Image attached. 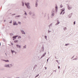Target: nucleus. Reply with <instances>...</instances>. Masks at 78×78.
Instances as JSON below:
<instances>
[{
	"label": "nucleus",
	"instance_id": "28",
	"mask_svg": "<svg viewBox=\"0 0 78 78\" xmlns=\"http://www.w3.org/2000/svg\"><path fill=\"white\" fill-rule=\"evenodd\" d=\"M17 17H20V16H17Z\"/></svg>",
	"mask_w": 78,
	"mask_h": 78
},
{
	"label": "nucleus",
	"instance_id": "9",
	"mask_svg": "<svg viewBox=\"0 0 78 78\" xmlns=\"http://www.w3.org/2000/svg\"><path fill=\"white\" fill-rule=\"evenodd\" d=\"M17 42H18V41L17 40H16L14 41V42H15V43Z\"/></svg>",
	"mask_w": 78,
	"mask_h": 78
},
{
	"label": "nucleus",
	"instance_id": "19",
	"mask_svg": "<svg viewBox=\"0 0 78 78\" xmlns=\"http://www.w3.org/2000/svg\"><path fill=\"white\" fill-rule=\"evenodd\" d=\"M25 15H26V16H27V13H26V12H25Z\"/></svg>",
	"mask_w": 78,
	"mask_h": 78
},
{
	"label": "nucleus",
	"instance_id": "24",
	"mask_svg": "<svg viewBox=\"0 0 78 78\" xmlns=\"http://www.w3.org/2000/svg\"><path fill=\"white\" fill-rule=\"evenodd\" d=\"M75 22H74V25H75Z\"/></svg>",
	"mask_w": 78,
	"mask_h": 78
},
{
	"label": "nucleus",
	"instance_id": "6",
	"mask_svg": "<svg viewBox=\"0 0 78 78\" xmlns=\"http://www.w3.org/2000/svg\"><path fill=\"white\" fill-rule=\"evenodd\" d=\"M4 61H5V62H9V60H4Z\"/></svg>",
	"mask_w": 78,
	"mask_h": 78
},
{
	"label": "nucleus",
	"instance_id": "11",
	"mask_svg": "<svg viewBox=\"0 0 78 78\" xmlns=\"http://www.w3.org/2000/svg\"><path fill=\"white\" fill-rule=\"evenodd\" d=\"M11 51L12 53H15V51Z\"/></svg>",
	"mask_w": 78,
	"mask_h": 78
},
{
	"label": "nucleus",
	"instance_id": "13",
	"mask_svg": "<svg viewBox=\"0 0 78 78\" xmlns=\"http://www.w3.org/2000/svg\"><path fill=\"white\" fill-rule=\"evenodd\" d=\"M59 24V22H58L56 24V25H58V24Z\"/></svg>",
	"mask_w": 78,
	"mask_h": 78
},
{
	"label": "nucleus",
	"instance_id": "31",
	"mask_svg": "<svg viewBox=\"0 0 78 78\" xmlns=\"http://www.w3.org/2000/svg\"><path fill=\"white\" fill-rule=\"evenodd\" d=\"M1 45V44L0 43V46Z\"/></svg>",
	"mask_w": 78,
	"mask_h": 78
},
{
	"label": "nucleus",
	"instance_id": "21",
	"mask_svg": "<svg viewBox=\"0 0 78 78\" xmlns=\"http://www.w3.org/2000/svg\"><path fill=\"white\" fill-rule=\"evenodd\" d=\"M39 76V74H38L37 75L36 77H37V76Z\"/></svg>",
	"mask_w": 78,
	"mask_h": 78
},
{
	"label": "nucleus",
	"instance_id": "20",
	"mask_svg": "<svg viewBox=\"0 0 78 78\" xmlns=\"http://www.w3.org/2000/svg\"><path fill=\"white\" fill-rule=\"evenodd\" d=\"M65 45H66V46H67V45H69V44H65Z\"/></svg>",
	"mask_w": 78,
	"mask_h": 78
},
{
	"label": "nucleus",
	"instance_id": "10",
	"mask_svg": "<svg viewBox=\"0 0 78 78\" xmlns=\"http://www.w3.org/2000/svg\"><path fill=\"white\" fill-rule=\"evenodd\" d=\"M72 8L70 7H68V9H70Z\"/></svg>",
	"mask_w": 78,
	"mask_h": 78
},
{
	"label": "nucleus",
	"instance_id": "32",
	"mask_svg": "<svg viewBox=\"0 0 78 78\" xmlns=\"http://www.w3.org/2000/svg\"><path fill=\"white\" fill-rule=\"evenodd\" d=\"M5 54H6V53H5Z\"/></svg>",
	"mask_w": 78,
	"mask_h": 78
},
{
	"label": "nucleus",
	"instance_id": "27",
	"mask_svg": "<svg viewBox=\"0 0 78 78\" xmlns=\"http://www.w3.org/2000/svg\"><path fill=\"white\" fill-rule=\"evenodd\" d=\"M56 62H58V60H56Z\"/></svg>",
	"mask_w": 78,
	"mask_h": 78
},
{
	"label": "nucleus",
	"instance_id": "37",
	"mask_svg": "<svg viewBox=\"0 0 78 78\" xmlns=\"http://www.w3.org/2000/svg\"><path fill=\"white\" fill-rule=\"evenodd\" d=\"M25 47H24V48Z\"/></svg>",
	"mask_w": 78,
	"mask_h": 78
},
{
	"label": "nucleus",
	"instance_id": "34",
	"mask_svg": "<svg viewBox=\"0 0 78 78\" xmlns=\"http://www.w3.org/2000/svg\"><path fill=\"white\" fill-rule=\"evenodd\" d=\"M62 7H61V8H62Z\"/></svg>",
	"mask_w": 78,
	"mask_h": 78
},
{
	"label": "nucleus",
	"instance_id": "39",
	"mask_svg": "<svg viewBox=\"0 0 78 78\" xmlns=\"http://www.w3.org/2000/svg\"><path fill=\"white\" fill-rule=\"evenodd\" d=\"M52 12H53V11H52Z\"/></svg>",
	"mask_w": 78,
	"mask_h": 78
},
{
	"label": "nucleus",
	"instance_id": "35",
	"mask_svg": "<svg viewBox=\"0 0 78 78\" xmlns=\"http://www.w3.org/2000/svg\"><path fill=\"white\" fill-rule=\"evenodd\" d=\"M53 12H54V11H53Z\"/></svg>",
	"mask_w": 78,
	"mask_h": 78
},
{
	"label": "nucleus",
	"instance_id": "16",
	"mask_svg": "<svg viewBox=\"0 0 78 78\" xmlns=\"http://www.w3.org/2000/svg\"><path fill=\"white\" fill-rule=\"evenodd\" d=\"M55 8H56V9H57V8H58V7H57V6H56L55 7Z\"/></svg>",
	"mask_w": 78,
	"mask_h": 78
},
{
	"label": "nucleus",
	"instance_id": "17",
	"mask_svg": "<svg viewBox=\"0 0 78 78\" xmlns=\"http://www.w3.org/2000/svg\"><path fill=\"white\" fill-rule=\"evenodd\" d=\"M62 12H61V13H60V14H62Z\"/></svg>",
	"mask_w": 78,
	"mask_h": 78
},
{
	"label": "nucleus",
	"instance_id": "29",
	"mask_svg": "<svg viewBox=\"0 0 78 78\" xmlns=\"http://www.w3.org/2000/svg\"><path fill=\"white\" fill-rule=\"evenodd\" d=\"M45 69L46 70L47 69V68L46 67H45Z\"/></svg>",
	"mask_w": 78,
	"mask_h": 78
},
{
	"label": "nucleus",
	"instance_id": "33",
	"mask_svg": "<svg viewBox=\"0 0 78 78\" xmlns=\"http://www.w3.org/2000/svg\"><path fill=\"white\" fill-rule=\"evenodd\" d=\"M48 59H47V61H48Z\"/></svg>",
	"mask_w": 78,
	"mask_h": 78
},
{
	"label": "nucleus",
	"instance_id": "38",
	"mask_svg": "<svg viewBox=\"0 0 78 78\" xmlns=\"http://www.w3.org/2000/svg\"><path fill=\"white\" fill-rule=\"evenodd\" d=\"M13 40H14V39H13Z\"/></svg>",
	"mask_w": 78,
	"mask_h": 78
},
{
	"label": "nucleus",
	"instance_id": "8",
	"mask_svg": "<svg viewBox=\"0 0 78 78\" xmlns=\"http://www.w3.org/2000/svg\"><path fill=\"white\" fill-rule=\"evenodd\" d=\"M22 5L23 6H24V3H23V2H22Z\"/></svg>",
	"mask_w": 78,
	"mask_h": 78
},
{
	"label": "nucleus",
	"instance_id": "18",
	"mask_svg": "<svg viewBox=\"0 0 78 78\" xmlns=\"http://www.w3.org/2000/svg\"><path fill=\"white\" fill-rule=\"evenodd\" d=\"M44 37L45 39H47V36H45Z\"/></svg>",
	"mask_w": 78,
	"mask_h": 78
},
{
	"label": "nucleus",
	"instance_id": "36",
	"mask_svg": "<svg viewBox=\"0 0 78 78\" xmlns=\"http://www.w3.org/2000/svg\"><path fill=\"white\" fill-rule=\"evenodd\" d=\"M12 45H13V44H12Z\"/></svg>",
	"mask_w": 78,
	"mask_h": 78
},
{
	"label": "nucleus",
	"instance_id": "30",
	"mask_svg": "<svg viewBox=\"0 0 78 78\" xmlns=\"http://www.w3.org/2000/svg\"><path fill=\"white\" fill-rule=\"evenodd\" d=\"M37 5V4H36V7H37V6H36Z\"/></svg>",
	"mask_w": 78,
	"mask_h": 78
},
{
	"label": "nucleus",
	"instance_id": "5",
	"mask_svg": "<svg viewBox=\"0 0 78 78\" xmlns=\"http://www.w3.org/2000/svg\"><path fill=\"white\" fill-rule=\"evenodd\" d=\"M17 47H18V48H20V45H16Z\"/></svg>",
	"mask_w": 78,
	"mask_h": 78
},
{
	"label": "nucleus",
	"instance_id": "4",
	"mask_svg": "<svg viewBox=\"0 0 78 78\" xmlns=\"http://www.w3.org/2000/svg\"><path fill=\"white\" fill-rule=\"evenodd\" d=\"M17 36H15L13 37V39H16V37H17Z\"/></svg>",
	"mask_w": 78,
	"mask_h": 78
},
{
	"label": "nucleus",
	"instance_id": "12",
	"mask_svg": "<svg viewBox=\"0 0 78 78\" xmlns=\"http://www.w3.org/2000/svg\"><path fill=\"white\" fill-rule=\"evenodd\" d=\"M67 28H66V27H65L64 28V30H66Z\"/></svg>",
	"mask_w": 78,
	"mask_h": 78
},
{
	"label": "nucleus",
	"instance_id": "2",
	"mask_svg": "<svg viewBox=\"0 0 78 78\" xmlns=\"http://www.w3.org/2000/svg\"><path fill=\"white\" fill-rule=\"evenodd\" d=\"M13 24L14 25H18L16 23V22L15 21L13 22Z\"/></svg>",
	"mask_w": 78,
	"mask_h": 78
},
{
	"label": "nucleus",
	"instance_id": "14",
	"mask_svg": "<svg viewBox=\"0 0 78 78\" xmlns=\"http://www.w3.org/2000/svg\"><path fill=\"white\" fill-rule=\"evenodd\" d=\"M64 11V9H62V11Z\"/></svg>",
	"mask_w": 78,
	"mask_h": 78
},
{
	"label": "nucleus",
	"instance_id": "1",
	"mask_svg": "<svg viewBox=\"0 0 78 78\" xmlns=\"http://www.w3.org/2000/svg\"><path fill=\"white\" fill-rule=\"evenodd\" d=\"M25 5H26V6L28 8H29V9H30V6L29 5H30V3H27H27H25Z\"/></svg>",
	"mask_w": 78,
	"mask_h": 78
},
{
	"label": "nucleus",
	"instance_id": "25",
	"mask_svg": "<svg viewBox=\"0 0 78 78\" xmlns=\"http://www.w3.org/2000/svg\"><path fill=\"white\" fill-rule=\"evenodd\" d=\"M60 68V67L58 66V69H59Z\"/></svg>",
	"mask_w": 78,
	"mask_h": 78
},
{
	"label": "nucleus",
	"instance_id": "15",
	"mask_svg": "<svg viewBox=\"0 0 78 78\" xmlns=\"http://www.w3.org/2000/svg\"><path fill=\"white\" fill-rule=\"evenodd\" d=\"M18 23L19 24H21V23L20 22H18Z\"/></svg>",
	"mask_w": 78,
	"mask_h": 78
},
{
	"label": "nucleus",
	"instance_id": "22",
	"mask_svg": "<svg viewBox=\"0 0 78 78\" xmlns=\"http://www.w3.org/2000/svg\"><path fill=\"white\" fill-rule=\"evenodd\" d=\"M21 38V37H20V36H19V37H18V38Z\"/></svg>",
	"mask_w": 78,
	"mask_h": 78
},
{
	"label": "nucleus",
	"instance_id": "26",
	"mask_svg": "<svg viewBox=\"0 0 78 78\" xmlns=\"http://www.w3.org/2000/svg\"><path fill=\"white\" fill-rule=\"evenodd\" d=\"M31 12H29V14H31Z\"/></svg>",
	"mask_w": 78,
	"mask_h": 78
},
{
	"label": "nucleus",
	"instance_id": "7",
	"mask_svg": "<svg viewBox=\"0 0 78 78\" xmlns=\"http://www.w3.org/2000/svg\"><path fill=\"white\" fill-rule=\"evenodd\" d=\"M22 34H25V32H24V31H22Z\"/></svg>",
	"mask_w": 78,
	"mask_h": 78
},
{
	"label": "nucleus",
	"instance_id": "3",
	"mask_svg": "<svg viewBox=\"0 0 78 78\" xmlns=\"http://www.w3.org/2000/svg\"><path fill=\"white\" fill-rule=\"evenodd\" d=\"M4 67H9V65H5L4 66Z\"/></svg>",
	"mask_w": 78,
	"mask_h": 78
},
{
	"label": "nucleus",
	"instance_id": "23",
	"mask_svg": "<svg viewBox=\"0 0 78 78\" xmlns=\"http://www.w3.org/2000/svg\"><path fill=\"white\" fill-rule=\"evenodd\" d=\"M52 16H54V14L52 13Z\"/></svg>",
	"mask_w": 78,
	"mask_h": 78
}]
</instances>
